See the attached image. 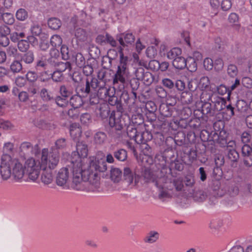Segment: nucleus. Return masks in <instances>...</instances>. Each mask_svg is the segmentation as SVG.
I'll list each match as a JSON object with an SVG mask.
<instances>
[{
  "mask_svg": "<svg viewBox=\"0 0 252 252\" xmlns=\"http://www.w3.org/2000/svg\"><path fill=\"white\" fill-rule=\"evenodd\" d=\"M217 91L219 94L220 95H224L226 93L228 94V96L230 95V92L229 89L227 88L225 86L223 85H220L217 88Z\"/></svg>",
  "mask_w": 252,
  "mask_h": 252,
  "instance_id": "49",
  "label": "nucleus"
},
{
  "mask_svg": "<svg viewBox=\"0 0 252 252\" xmlns=\"http://www.w3.org/2000/svg\"><path fill=\"white\" fill-rule=\"evenodd\" d=\"M80 121L83 125L88 126L92 122V117L88 113L83 114L80 117Z\"/></svg>",
  "mask_w": 252,
  "mask_h": 252,
  "instance_id": "35",
  "label": "nucleus"
},
{
  "mask_svg": "<svg viewBox=\"0 0 252 252\" xmlns=\"http://www.w3.org/2000/svg\"><path fill=\"white\" fill-rule=\"evenodd\" d=\"M153 75L149 72L146 71L141 81H142L146 85H149L153 82Z\"/></svg>",
  "mask_w": 252,
  "mask_h": 252,
  "instance_id": "41",
  "label": "nucleus"
},
{
  "mask_svg": "<svg viewBox=\"0 0 252 252\" xmlns=\"http://www.w3.org/2000/svg\"><path fill=\"white\" fill-rule=\"evenodd\" d=\"M114 156L118 160L123 161L127 158V153L124 149H120L114 153Z\"/></svg>",
  "mask_w": 252,
  "mask_h": 252,
  "instance_id": "32",
  "label": "nucleus"
},
{
  "mask_svg": "<svg viewBox=\"0 0 252 252\" xmlns=\"http://www.w3.org/2000/svg\"><path fill=\"white\" fill-rule=\"evenodd\" d=\"M60 93L63 97H68L71 94V92L64 86H62L60 88Z\"/></svg>",
  "mask_w": 252,
  "mask_h": 252,
  "instance_id": "58",
  "label": "nucleus"
},
{
  "mask_svg": "<svg viewBox=\"0 0 252 252\" xmlns=\"http://www.w3.org/2000/svg\"><path fill=\"white\" fill-rule=\"evenodd\" d=\"M148 132H143V133H137V129L133 126H128L127 128V134L128 136L131 139H134L137 143H145L147 140L144 139V135Z\"/></svg>",
  "mask_w": 252,
  "mask_h": 252,
  "instance_id": "9",
  "label": "nucleus"
},
{
  "mask_svg": "<svg viewBox=\"0 0 252 252\" xmlns=\"http://www.w3.org/2000/svg\"><path fill=\"white\" fill-rule=\"evenodd\" d=\"M15 83L19 87H23L26 84V79L23 76H18L15 78Z\"/></svg>",
  "mask_w": 252,
  "mask_h": 252,
  "instance_id": "51",
  "label": "nucleus"
},
{
  "mask_svg": "<svg viewBox=\"0 0 252 252\" xmlns=\"http://www.w3.org/2000/svg\"><path fill=\"white\" fill-rule=\"evenodd\" d=\"M203 63L204 67L208 70H211L214 66L213 60L209 58L205 59Z\"/></svg>",
  "mask_w": 252,
  "mask_h": 252,
  "instance_id": "54",
  "label": "nucleus"
},
{
  "mask_svg": "<svg viewBox=\"0 0 252 252\" xmlns=\"http://www.w3.org/2000/svg\"><path fill=\"white\" fill-rule=\"evenodd\" d=\"M124 176L125 181L130 187H134L139 183L141 177L135 172H132L129 167H125L124 169Z\"/></svg>",
  "mask_w": 252,
  "mask_h": 252,
  "instance_id": "6",
  "label": "nucleus"
},
{
  "mask_svg": "<svg viewBox=\"0 0 252 252\" xmlns=\"http://www.w3.org/2000/svg\"><path fill=\"white\" fill-rule=\"evenodd\" d=\"M71 68L70 63L68 62H61L58 64V71L63 72L66 70V69H68L70 70Z\"/></svg>",
  "mask_w": 252,
  "mask_h": 252,
  "instance_id": "45",
  "label": "nucleus"
},
{
  "mask_svg": "<svg viewBox=\"0 0 252 252\" xmlns=\"http://www.w3.org/2000/svg\"><path fill=\"white\" fill-rule=\"evenodd\" d=\"M31 34L39 36L42 32L41 28L37 24H34L30 29Z\"/></svg>",
  "mask_w": 252,
  "mask_h": 252,
  "instance_id": "47",
  "label": "nucleus"
},
{
  "mask_svg": "<svg viewBox=\"0 0 252 252\" xmlns=\"http://www.w3.org/2000/svg\"><path fill=\"white\" fill-rule=\"evenodd\" d=\"M117 39L123 47L132 45L135 41V36L132 32H126L124 33L117 34Z\"/></svg>",
  "mask_w": 252,
  "mask_h": 252,
  "instance_id": "8",
  "label": "nucleus"
},
{
  "mask_svg": "<svg viewBox=\"0 0 252 252\" xmlns=\"http://www.w3.org/2000/svg\"><path fill=\"white\" fill-rule=\"evenodd\" d=\"M166 177L163 176L158 178L155 181V185L159 189V197L160 198H163L169 196L168 193V184Z\"/></svg>",
  "mask_w": 252,
  "mask_h": 252,
  "instance_id": "7",
  "label": "nucleus"
},
{
  "mask_svg": "<svg viewBox=\"0 0 252 252\" xmlns=\"http://www.w3.org/2000/svg\"><path fill=\"white\" fill-rule=\"evenodd\" d=\"M66 145L65 139L64 138L59 139L55 142V146L57 149H63L65 147Z\"/></svg>",
  "mask_w": 252,
  "mask_h": 252,
  "instance_id": "57",
  "label": "nucleus"
},
{
  "mask_svg": "<svg viewBox=\"0 0 252 252\" xmlns=\"http://www.w3.org/2000/svg\"><path fill=\"white\" fill-rule=\"evenodd\" d=\"M48 25L50 28L53 30H58L61 27L62 23L58 18H51L48 20Z\"/></svg>",
  "mask_w": 252,
  "mask_h": 252,
  "instance_id": "27",
  "label": "nucleus"
},
{
  "mask_svg": "<svg viewBox=\"0 0 252 252\" xmlns=\"http://www.w3.org/2000/svg\"><path fill=\"white\" fill-rule=\"evenodd\" d=\"M85 244L91 248L96 249L98 247V244L97 242L91 239H88L85 241Z\"/></svg>",
  "mask_w": 252,
  "mask_h": 252,
  "instance_id": "64",
  "label": "nucleus"
},
{
  "mask_svg": "<svg viewBox=\"0 0 252 252\" xmlns=\"http://www.w3.org/2000/svg\"><path fill=\"white\" fill-rule=\"evenodd\" d=\"M18 47L21 51L25 52L29 48V42L27 41V40L22 39L19 41Z\"/></svg>",
  "mask_w": 252,
  "mask_h": 252,
  "instance_id": "44",
  "label": "nucleus"
},
{
  "mask_svg": "<svg viewBox=\"0 0 252 252\" xmlns=\"http://www.w3.org/2000/svg\"><path fill=\"white\" fill-rule=\"evenodd\" d=\"M18 97L20 101L26 102L28 100L29 95L27 92L22 91L19 94Z\"/></svg>",
  "mask_w": 252,
  "mask_h": 252,
  "instance_id": "63",
  "label": "nucleus"
},
{
  "mask_svg": "<svg viewBox=\"0 0 252 252\" xmlns=\"http://www.w3.org/2000/svg\"><path fill=\"white\" fill-rule=\"evenodd\" d=\"M229 22L233 25L239 26V16L235 13H231L228 17Z\"/></svg>",
  "mask_w": 252,
  "mask_h": 252,
  "instance_id": "43",
  "label": "nucleus"
},
{
  "mask_svg": "<svg viewBox=\"0 0 252 252\" xmlns=\"http://www.w3.org/2000/svg\"><path fill=\"white\" fill-rule=\"evenodd\" d=\"M0 19H1L5 24L12 25L15 22L13 15L9 12H3V8H0Z\"/></svg>",
  "mask_w": 252,
  "mask_h": 252,
  "instance_id": "13",
  "label": "nucleus"
},
{
  "mask_svg": "<svg viewBox=\"0 0 252 252\" xmlns=\"http://www.w3.org/2000/svg\"><path fill=\"white\" fill-rule=\"evenodd\" d=\"M62 39L59 35H53L50 39V43L54 48L59 47L62 44Z\"/></svg>",
  "mask_w": 252,
  "mask_h": 252,
  "instance_id": "29",
  "label": "nucleus"
},
{
  "mask_svg": "<svg viewBox=\"0 0 252 252\" xmlns=\"http://www.w3.org/2000/svg\"><path fill=\"white\" fill-rule=\"evenodd\" d=\"M120 54V63L118 66V69L115 73L114 79L113 84L115 85L119 82L123 84L126 83L129 78V72L128 67V58L125 56L121 48L119 51Z\"/></svg>",
  "mask_w": 252,
  "mask_h": 252,
  "instance_id": "3",
  "label": "nucleus"
},
{
  "mask_svg": "<svg viewBox=\"0 0 252 252\" xmlns=\"http://www.w3.org/2000/svg\"><path fill=\"white\" fill-rule=\"evenodd\" d=\"M215 69L217 71L221 70L223 67V62L222 60L220 58H218L215 60L214 62Z\"/></svg>",
  "mask_w": 252,
  "mask_h": 252,
  "instance_id": "55",
  "label": "nucleus"
},
{
  "mask_svg": "<svg viewBox=\"0 0 252 252\" xmlns=\"http://www.w3.org/2000/svg\"><path fill=\"white\" fill-rule=\"evenodd\" d=\"M227 74L231 77H235L238 74V69L236 65L234 64H229L227 67Z\"/></svg>",
  "mask_w": 252,
  "mask_h": 252,
  "instance_id": "40",
  "label": "nucleus"
},
{
  "mask_svg": "<svg viewBox=\"0 0 252 252\" xmlns=\"http://www.w3.org/2000/svg\"><path fill=\"white\" fill-rule=\"evenodd\" d=\"M32 144L30 142H25L21 144L20 149L22 152H27L32 149Z\"/></svg>",
  "mask_w": 252,
  "mask_h": 252,
  "instance_id": "62",
  "label": "nucleus"
},
{
  "mask_svg": "<svg viewBox=\"0 0 252 252\" xmlns=\"http://www.w3.org/2000/svg\"><path fill=\"white\" fill-rule=\"evenodd\" d=\"M14 125L10 121L1 120L0 128L5 131L13 130L14 129Z\"/></svg>",
  "mask_w": 252,
  "mask_h": 252,
  "instance_id": "30",
  "label": "nucleus"
},
{
  "mask_svg": "<svg viewBox=\"0 0 252 252\" xmlns=\"http://www.w3.org/2000/svg\"><path fill=\"white\" fill-rule=\"evenodd\" d=\"M252 153V147L251 148L248 145H244L242 148V153L244 157H247L248 158L250 159V162L248 161V159H245V163L248 166L252 165V157L251 156V153Z\"/></svg>",
  "mask_w": 252,
  "mask_h": 252,
  "instance_id": "14",
  "label": "nucleus"
},
{
  "mask_svg": "<svg viewBox=\"0 0 252 252\" xmlns=\"http://www.w3.org/2000/svg\"><path fill=\"white\" fill-rule=\"evenodd\" d=\"M173 65L177 69H182L187 66L186 60L180 56L172 62Z\"/></svg>",
  "mask_w": 252,
  "mask_h": 252,
  "instance_id": "18",
  "label": "nucleus"
},
{
  "mask_svg": "<svg viewBox=\"0 0 252 252\" xmlns=\"http://www.w3.org/2000/svg\"><path fill=\"white\" fill-rule=\"evenodd\" d=\"M182 50L177 47L173 48L167 53V57L169 60L174 61L182 55Z\"/></svg>",
  "mask_w": 252,
  "mask_h": 252,
  "instance_id": "21",
  "label": "nucleus"
},
{
  "mask_svg": "<svg viewBox=\"0 0 252 252\" xmlns=\"http://www.w3.org/2000/svg\"><path fill=\"white\" fill-rule=\"evenodd\" d=\"M211 102L214 104V108L217 111H220L225 109L226 105V100L224 98L218 96L217 94L213 96Z\"/></svg>",
  "mask_w": 252,
  "mask_h": 252,
  "instance_id": "10",
  "label": "nucleus"
},
{
  "mask_svg": "<svg viewBox=\"0 0 252 252\" xmlns=\"http://www.w3.org/2000/svg\"><path fill=\"white\" fill-rule=\"evenodd\" d=\"M152 64H156L157 68H158V69H160L162 71L166 70L169 66L168 63L164 62L160 63L157 60H153L150 62L149 65L151 68H152Z\"/></svg>",
  "mask_w": 252,
  "mask_h": 252,
  "instance_id": "28",
  "label": "nucleus"
},
{
  "mask_svg": "<svg viewBox=\"0 0 252 252\" xmlns=\"http://www.w3.org/2000/svg\"><path fill=\"white\" fill-rule=\"evenodd\" d=\"M162 83L164 86L169 89L173 88L174 85L173 82L168 78L163 79Z\"/></svg>",
  "mask_w": 252,
  "mask_h": 252,
  "instance_id": "59",
  "label": "nucleus"
},
{
  "mask_svg": "<svg viewBox=\"0 0 252 252\" xmlns=\"http://www.w3.org/2000/svg\"><path fill=\"white\" fill-rule=\"evenodd\" d=\"M155 91L157 94L160 98H164L166 96V92L160 86H156Z\"/></svg>",
  "mask_w": 252,
  "mask_h": 252,
  "instance_id": "52",
  "label": "nucleus"
},
{
  "mask_svg": "<svg viewBox=\"0 0 252 252\" xmlns=\"http://www.w3.org/2000/svg\"><path fill=\"white\" fill-rule=\"evenodd\" d=\"M51 77L54 81L59 82L63 78L62 72L57 70L54 71L52 74Z\"/></svg>",
  "mask_w": 252,
  "mask_h": 252,
  "instance_id": "56",
  "label": "nucleus"
},
{
  "mask_svg": "<svg viewBox=\"0 0 252 252\" xmlns=\"http://www.w3.org/2000/svg\"><path fill=\"white\" fill-rule=\"evenodd\" d=\"M81 160L60 168L56 175L57 184L64 188L71 186L76 190L88 189L94 191L99 188L98 173L107 170L106 163L95 157L90 158L87 170L81 168Z\"/></svg>",
  "mask_w": 252,
  "mask_h": 252,
  "instance_id": "2",
  "label": "nucleus"
},
{
  "mask_svg": "<svg viewBox=\"0 0 252 252\" xmlns=\"http://www.w3.org/2000/svg\"><path fill=\"white\" fill-rule=\"evenodd\" d=\"M216 89H212L211 90H203L200 95V100L201 102H206L211 101L213 95H216L215 93Z\"/></svg>",
  "mask_w": 252,
  "mask_h": 252,
  "instance_id": "12",
  "label": "nucleus"
},
{
  "mask_svg": "<svg viewBox=\"0 0 252 252\" xmlns=\"http://www.w3.org/2000/svg\"><path fill=\"white\" fill-rule=\"evenodd\" d=\"M23 66L21 61L14 60L10 65V70L13 73H18L22 72Z\"/></svg>",
  "mask_w": 252,
  "mask_h": 252,
  "instance_id": "17",
  "label": "nucleus"
},
{
  "mask_svg": "<svg viewBox=\"0 0 252 252\" xmlns=\"http://www.w3.org/2000/svg\"><path fill=\"white\" fill-rule=\"evenodd\" d=\"M228 151V157L232 161H236L239 158V154L235 149H230Z\"/></svg>",
  "mask_w": 252,
  "mask_h": 252,
  "instance_id": "39",
  "label": "nucleus"
},
{
  "mask_svg": "<svg viewBox=\"0 0 252 252\" xmlns=\"http://www.w3.org/2000/svg\"><path fill=\"white\" fill-rule=\"evenodd\" d=\"M75 36L79 41H84L87 39V32L81 28L77 29L75 32Z\"/></svg>",
  "mask_w": 252,
  "mask_h": 252,
  "instance_id": "31",
  "label": "nucleus"
},
{
  "mask_svg": "<svg viewBox=\"0 0 252 252\" xmlns=\"http://www.w3.org/2000/svg\"><path fill=\"white\" fill-rule=\"evenodd\" d=\"M53 64L50 63L48 60L42 58L36 62V68L39 70H45L51 68Z\"/></svg>",
  "mask_w": 252,
  "mask_h": 252,
  "instance_id": "15",
  "label": "nucleus"
},
{
  "mask_svg": "<svg viewBox=\"0 0 252 252\" xmlns=\"http://www.w3.org/2000/svg\"><path fill=\"white\" fill-rule=\"evenodd\" d=\"M128 123V118L126 116H122L120 113H111L109 118L110 126L117 130L122 129Z\"/></svg>",
  "mask_w": 252,
  "mask_h": 252,
  "instance_id": "5",
  "label": "nucleus"
},
{
  "mask_svg": "<svg viewBox=\"0 0 252 252\" xmlns=\"http://www.w3.org/2000/svg\"><path fill=\"white\" fill-rule=\"evenodd\" d=\"M122 172L120 169L112 168L110 171V177L114 182H119L122 179Z\"/></svg>",
  "mask_w": 252,
  "mask_h": 252,
  "instance_id": "19",
  "label": "nucleus"
},
{
  "mask_svg": "<svg viewBox=\"0 0 252 252\" xmlns=\"http://www.w3.org/2000/svg\"><path fill=\"white\" fill-rule=\"evenodd\" d=\"M145 73V69L142 67L138 68L135 71V75L138 80H141Z\"/></svg>",
  "mask_w": 252,
  "mask_h": 252,
  "instance_id": "53",
  "label": "nucleus"
},
{
  "mask_svg": "<svg viewBox=\"0 0 252 252\" xmlns=\"http://www.w3.org/2000/svg\"><path fill=\"white\" fill-rule=\"evenodd\" d=\"M83 104V100L82 97L78 95L72 96L70 99V105L74 108L77 109Z\"/></svg>",
  "mask_w": 252,
  "mask_h": 252,
  "instance_id": "20",
  "label": "nucleus"
},
{
  "mask_svg": "<svg viewBox=\"0 0 252 252\" xmlns=\"http://www.w3.org/2000/svg\"><path fill=\"white\" fill-rule=\"evenodd\" d=\"M187 65L188 64V69L191 72H194L197 69V62L192 58L191 57H189L186 59Z\"/></svg>",
  "mask_w": 252,
  "mask_h": 252,
  "instance_id": "33",
  "label": "nucleus"
},
{
  "mask_svg": "<svg viewBox=\"0 0 252 252\" xmlns=\"http://www.w3.org/2000/svg\"><path fill=\"white\" fill-rule=\"evenodd\" d=\"M199 87L202 90H211L214 89L210 85V80L208 77H202L199 83Z\"/></svg>",
  "mask_w": 252,
  "mask_h": 252,
  "instance_id": "24",
  "label": "nucleus"
},
{
  "mask_svg": "<svg viewBox=\"0 0 252 252\" xmlns=\"http://www.w3.org/2000/svg\"><path fill=\"white\" fill-rule=\"evenodd\" d=\"M27 36L28 35L26 34V33L24 32H14L11 34V38L12 40L13 41H16L20 38H24Z\"/></svg>",
  "mask_w": 252,
  "mask_h": 252,
  "instance_id": "48",
  "label": "nucleus"
},
{
  "mask_svg": "<svg viewBox=\"0 0 252 252\" xmlns=\"http://www.w3.org/2000/svg\"><path fill=\"white\" fill-rule=\"evenodd\" d=\"M201 111L203 114H208L211 111V104L210 102H203Z\"/></svg>",
  "mask_w": 252,
  "mask_h": 252,
  "instance_id": "50",
  "label": "nucleus"
},
{
  "mask_svg": "<svg viewBox=\"0 0 252 252\" xmlns=\"http://www.w3.org/2000/svg\"><path fill=\"white\" fill-rule=\"evenodd\" d=\"M159 111L161 115L163 117H169L172 115V109L167 104H161L159 107Z\"/></svg>",
  "mask_w": 252,
  "mask_h": 252,
  "instance_id": "26",
  "label": "nucleus"
},
{
  "mask_svg": "<svg viewBox=\"0 0 252 252\" xmlns=\"http://www.w3.org/2000/svg\"><path fill=\"white\" fill-rule=\"evenodd\" d=\"M76 152L78 154V157L76 159L72 160V162H77L79 160H81L80 163L81 164V168L83 170H87V166L90 164V158L91 157H94V156L90 157L89 158L88 163L86 164V160H87L86 158L88 154V149L87 145L83 142H78L76 145ZM95 158H98L99 159L102 160L105 163L104 159L102 158H99L95 156Z\"/></svg>",
  "mask_w": 252,
  "mask_h": 252,
  "instance_id": "4",
  "label": "nucleus"
},
{
  "mask_svg": "<svg viewBox=\"0 0 252 252\" xmlns=\"http://www.w3.org/2000/svg\"><path fill=\"white\" fill-rule=\"evenodd\" d=\"M107 139L106 134L103 132H97L94 136V141L96 144H103Z\"/></svg>",
  "mask_w": 252,
  "mask_h": 252,
  "instance_id": "25",
  "label": "nucleus"
},
{
  "mask_svg": "<svg viewBox=\"0 0 252 252\" xmlns=\"http://www.w3.org/2000/svg\"><path fill=\"white\" fill-rule=\"evenodd\" d=\"M56 102L59 106L63 108L65 107L68 105V102L66 97L58 96L56 98Z\"/></svg>",
  "mask_w": 252,
  "mask_h": 252,
  "instance_id": "42",
  "label": "nucleus"
},
{
  "mask_svg": "<svg viewBox=\"0 0 252 252\" xmlns=\"http://www.w3.org/2000/svg\"><path fill=\"white\" fill-rule=\"evenodd\" d=\"M232 3L230 0H223L221 2V8L224 11L229 9Z\"/></svg>",
  "mask_w": 252,
  "mask_h": 252,
  "instance_id": "61",
  "label": "nucleus"
},
{
  "mask_svg": "<svg viewBox=\"0 0 252 252\" xmlns=\"http://www.w3.org/2000/svg\"><path fill=\"white\" fill-rule=\"evenodd\" d=\"M35 36H36L32 34L28 35L27 36V40L29 42V43H30L33 46L37 45L38 43V40Z\"/></svg>",
  "mask_w": 252,
  "mask_h": 252,
  "instance_id": "60",
  "label": "nucleus"
},
{
  "mask_svg": "<svg viewBox=\"0 0 252 252\" xmlns=\"http://www.w3.org/2000/svg\"><path fill=\"white\" fill-rule=\"evenodd\" d=\"M14 150L13 143H4L0 164V174L3 180L12 178L17 182H21L26 174L34 182L39 177L41 182L45 185L53 182L54 171L60 160L58 152L53 150L49 152L48 149L44 148L38 155L28 158L23 164L19 159L9 155L13 153Z\"/></svg>",
  "mask_w": 252,
  "mask_h": 252,
  "instance_id": "1",
  "label": "nucleus"
},
{
  "mask_svg": "<svg viewBox=\"0 0 252 252\" xmlns=\"http://www.w3.org/2000/svg\"><path fill=\"white\" fill-rule=\"evenodd\" d=\"M159 238V234L155 231L149 232L144 239V242L149 244H152L156 242Z\"/></svg>",
  "mask_w": 252,
  "mask_h": 252,
  "instance_id": "16",
  "label": "nucleus"
},
{
  "mask_svg": "<svg viewBox=\"0 0 252 252\" xmlns=\"http://www.w3.org/2000/svg\"><path fill=\"white\" fill-rule=\"evenodd\" d=\"M72 61L75 62L76 65L79 67H82L85 64V60L81 53H77L72 56Z\"/></svg>",
  "mask_w": 252,
  "mask_h": 252,
  "instance_id": "23",
  "label": "nucleus"
},
{
  "mask_svg": "<svg viewBox=\"0 0 252 252\" xmlns=\"http://www.w3.org/2000/svg\"><path fill=\"white\" fill-rule=\"evenodd\" d=\"M6 52L9 57L16 58L18 53V50L15 46H9L6 49Z\"/></svg>",
  "mask_w": 252,
  "mask_h": 252,
  "instance_id": "46",
  "label": "nucleus"
},
{
  "mask_svg": "<svg viewBox=\"0 0 252 252\" xmlns=\"http://www.w3.org/2000/svg\"><path fill=\"white\" fill-rule=\"evenodd\" d=\"M40 95L43 101H49L53 99L51 93L45 88H42L40 92Z\"/></svg>",
  "mask_w": 252,
  "mask_h": 252,
  "instance_id": "34",
  "label": "nucleus"
},
{
  "mask_svg": "<svg viewBox=\"0 0 252 252\" xmlns=\"http://www.w3.org/2000/svg\"><path fill=\"white\" fill-rule=\"evenodd\" d=\"M15 17L18 21H25L28 18V12L25 9L20 8L16 11Z\"/></svg>",
  "mask_w": 252,
  "mask_h": 252,
  "instance_id": "22",
  "label": "nucleus"
},
{
  "mask_svg": "<svg viewBox=\"0 0 252 252\" xmlns=\"http://www.w3.org/2000/svg\"><path fill=\"white\" fill-rule=\"evenodd\" d=\"M147 56L150 59H154L157 55V50L155 46L148 47L146 51Z\"/></svg>",
  "mask_w": 252,
  "mask_h": 252,
  "instance_id": "36",
  "label": "nucleus"
},
{
  "mask_svg": "<svg viewBox=\"0 0 252 252\" xmlns=\"http://www.w3.org/2000/svg\"><path fill=\"white\" fill-rule=\"evenodd\" d=\"M22 60L26 63H31L34 60L33 53L31 51L27 52L23 55Z\"/></svg>",
  "mask_w": 252,
  "mask_h": 252,
  "instance_id": "38",
  "label": "nucleus"
},
{
  "mask_svg": "<svg viewBox=\"0 0 252 252\" xmlns=\"http://www.w3.org/2000/svg\"><path fill=\"white\" fill-rule=\"evenodd\" d=\"M222 225V222L220 220H213L211 221L209 227L213 231L219 230Z\"/></svg>",
  "mask_w": 252,
  "mask_h": 252,
  "instance_id": "37",
  "label": "nucleus"
},
{
  "mask_svg": "<svg viewBox=\"0 0 252 252\" xmlns=\"http://www.w3.org/2000/svg\"><path fill=\"white\" fill-rule=\"evenodd\" d=\"M69 132L70 136L74 140H77L81 136L82 129L78 123H73L70 125Z\"/></svg>",
  "mask_w": 252,
  "mask_h": 252,
  "instance_id": "11",
  "label": "nucleus"
}]
</instances>
